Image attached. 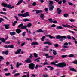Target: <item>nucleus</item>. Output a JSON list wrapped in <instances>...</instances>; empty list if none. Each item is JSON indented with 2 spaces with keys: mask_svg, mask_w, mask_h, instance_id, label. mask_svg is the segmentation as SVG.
Wrapping results in <instances>:
<instances>
[{
  "mask_svg": "<svg viewBox=\"0 0 77 77\" xmlns=\"http://www.w3.org/2000/svg\"><path fill=\"white\" fill-rule=\"evenodd\" d=\"M50 63L51 65H54V66H56L58 68H63L66 66V64L64 62L60 63L58 64H56L54 62H53L51 63Z\"/></svg>",
  "mask_w": 77,
  "mask_h": 77,
  "instance_id": "obj_1",
  "label": "nucleus"
},
{
  "mask_svg": "<svg viewBox=\"0 0 77 77\" xmlns=\"http://www.w3.org/2000/svg\"><path fill=\"white\" fill-rule=\"evenodd\" d=\"M66 37L65 36H60L59 35H58L56 36V38L57 39H59L60 41L63 42V39H66Z\"/></svg>",
  "mask_w": 77,
  "mask_h": 77,
  "instance_id": "obj_2",
  "label": "nucleus"
},
{
  "mask_svg": "<svg viewBox=\"0 0 77 77\" xmlns=\"http://www.w3.org/2000/svg\"><path fill=\"white\" fill-rule=\"evenodd\" d=\"M2 6H4V7L5 8L6 7V8H10V9H12L14 8V6L11 7V5L10 4L8 5L7 4L5 3H2Z\"/></svg>",
  "mask_w": 77,
  "mask_h": 77,
  "instance_id": "obj_3",
  "label": "nucleus"
},
{
  "mask_svg": "<svg viewBox=\"0 0 77 77\" xmlns=\"http://www.w3.org/2000/svg\"><path fill=\"white\" fill-rule=\"evenodd\" d=\"M18 16H21L23 17H29V12H26L24 14H18Z\"/></svg>",
  "mask_w": 77,
  "mask_h": 77,
  "instance_id": "obj_4",
  "label": "nucleus"
},
{
  "mask_svg": "<svg viewBox=\"0 0 77 77\" xmlns=\"http://www.w3.org/2000/svg\"><path fill=\"white\" fill-rule=\"evenodd\" d=\"M35 64L33 63H31L29 64L28 67L32 70H33V69H34V68H35Z\"/></svg>",
  "mask_w": 77,
  "mask_h": 77,
  "instance_id": "obj_5",
  "label": "nucleus"
},
{
  "mask_svg": "<svg viewBox=\"0 0 77 77\" xmlns=\"http://www.w3.org/2000/svg\"><path fill=\"white\" fill-rule=\"evenodd\" d=\"M44 54L45 56H46V57L47 59H49V58H51V60H52V59H53V56H48V54L45 53Z\"/></svg>",
  "mask_w": 77,
  "mask_h": 77,
  "instance_id": "obj_6",
  "label": "nucleus"
},
{
  "mask_svg": "<svg viewBox=\"0 0 77 77\" xmlns=\"http://www.w3.org/2000/svg\"><path fill=\"white\" fill-rule=\"evenodd\" d=\"M35 11H36V14H39V13H42V12H43V11L41 10H34L32 11V12H35Z\"/></svg>",
  "mask_w": 77,
  "mask_h": 77,
  "instance_id": "obj_7",
  "label": "nucleus"
},
{
  "mask_svg": "<svg viewBox=\"0 0 77 77\" xmlns=\"http://www.w3.org/2000/svg\"><path fill=\"white\" fill-rule=\"evenodd\" d=\"M62 26H63V27H67V28H74L73 27H72L70 25H69L68 24H66V25L63 24Z\"/></svg>",
  "mask_w": 77,
  "mask_h": 77,
  "instance_id": "obj_8",
  "label": "nucleus"
},
{
  "mask_svg": "<svg viewBox=\"0 0 77 77\" xmlns=\"http://www.w3.org/2000/svg\"><path fill=\"white\" fill-rule=\"evenodd\" d=\"M45 36L46 37H48V36H49V38H50V39H55V37L51 36L50 35H45Z\"/></svg>",
  "mask_w": 77,
  "mask_h": 77,
  "instance_id": "obj_9",
  "label": "nucleus"
},
{
  "mask_svg": "<svg viewBox=\"0 0 77 77\" xmlns=\"http://www.w3.org/2000/svg\"><path fill=\"white\" fill-rule=\"evenodd\" d=\"M44 44H48V45H51L52 44L50 43L49 41L45 42L43 43Z\"/></svg>",
  "mask_w": 77,
  "mask_h": 77,
  "instance_id": "obj_10",
  "label": "nucleus"
},
{
  "mask_svg": "<svg viewBox=\"0 0 77 77\" xmlns=\"http://www.w3.org/2000/svg\"><path fill=\"white\" fill-rule=\"evenodd\" d=\"M25 62H26V63H31L32 61L31 59L27 58V60H25Z\"/></svg>",
  "mask_w": 77,
  "mask_h": 77,
  "instance_id": "obj_11",
  "label": "nucleus"
},
{
  "mask_svg": "<svg viewBox=\"0 0 77 77\" xmlns=\"http://www.w3.org/2000/svg\"><path fill=\"white\" fill-rule=\"evenodd\" d=\"M57 11L58 14H60L61 12H62V10H60V9L59 8H58L57 9Z\"/></svg>",
  "mask_w": 77,
  "mask_h": 77,
  "instance_id": "obj_12",
  "label": "nucleus"
},
{
  "mask_svg": "<svg viewBox=\"0 0 77 77\" xmlns=\"http://www.w3.org/2000/svg\"><path fill=\"white\" fill-rule=\"evenodd\" d=\"M4 26H5V28L6 29H9V24H4Z\"/></svg>",
  "mask_w": 77,
  "mask_h": 77,
  "instance_id": "obj_13",
  "label": "nucleus"
},
{
  "mask_svg": "<svg viewBox=\"0 0 77 77\" xmlns=\"http://www.w3.org/2000/svg\"><path fill=\"white\" fill-rule=\"evenodd\" d=\"M16 32L17 33L20 34V33L21 32V30L20 29H17L16 31Z\"/></svg>",
  "mask_w": 77,
  "mask_h": 77,
  "instance_id": "obj_14",
  "label": "nucleus"
},
{
  "mask_svg": "<svg viewBox=\"0 0 77 77\" xmlns=\"http://www.w3.org/2000/svg\"><path fill=\"white\" fill-rule=\"evenodd\" d=\"M8 53H9V51L8 50H7L6 51H3L2 52V54H5L6 55H8Z\"/></svg>",
  "mask_w": 77,
  "mask_h": 77,
  "instance_id": "obj_15",
  "label": "nucleus"
},
{
  "mask_svg": "<svg viewBox=\"0 0 77 77\" xmlns=\"http://www.w3.org/2000/svg\"><path fill=\"white\" fill-rule=\"evenodd\" d=\"M54 7V5L51 6L49 8V11H52V10H53Z\"/></svg>",
  "mask_w": 77,
  "mask_h": 77,
  "instance_id": "obj_16",
  "label": "nucleus"
},
{
  "mask_svg": "<svg viewBox=\"0 0 77 77\" xmlns=\"http://www.w3.org/2000/svg\"><path fill=\"white\" fill-rule=\"evenodd\" d=\"M23 2V0H19L18 2V3L16 4V5H20L21 3H22Z\"/></svg>",
  "mask_w": 77,
  "mask_h": 77,
  "instance_id": "obj_17",
  "label": "nucleus"
},
{
  "mask_svg": "<svg viewBox=\"0 0 77 77\" xmlns=\"http://www.w3.org/2000/svg\"><path fill=\"white\" fill-rule=\"evenodd\" d=\"M37 33H43L44 31L42 30V29H40L37 31Z\"/></svg>",
  "mask_w": 77,
  "mask_h": 77,
  "instance_id": "obj_18",
  "label": "nucleus"
},
{
  "mask_svg": "<svg viewBox=\"0 0 77 77\" xmlns=\"http://www.w3.org/2000/svg\"><path fill=\"white\" fill-rule=\"evenodd\" d=\"M10 35L11 36H14L15 35V32H10Z\"/></svg>",
  "mask_w": 77,
  "mask_h": 77,
  "instance_id": "obj_19",
  "label": "nucleus"
},
{
  "mask_svg": "<svg viewBox=\"0 0 77 77\" xmlns=\"http://www.w3.org/2000/svg\"><path fill=\"white\" fill-rule=\"evenodd\" d=\"M49 6H53V2L52 1H49Z\"/></svg>",
  "mask_w": 77,
  "mask_h": 77,
  "instance_id": "obj_20",
  "label": "nucleus"
},
{
  "mask_svg": "<svg viewBox=\"0 0 77 77\" xmlns=\"http://www.w3.org/2000/svg\"><path fill=\"white\" fill-rule=\"evenodd\" d=\"M32 45H39V42H33L31 44Z\"/></svg>",
  "mask_w": 77,
  "mask_h": 77,
  "instance_id": "obj_21",
  "label": "nucleus"
},
{
  "mask_svg": "<svg viewBox=\"0 0 77 77\" xmlns=\"http://www.w3.org/2000/svg\"><path fill=\"white\" fill-rule=\"evenodd\" d=\"M8 48H14V45H8Z\"/></svg>",
  "mask_w": 77,
  "mask_h": 77,
  "instance_id": "obj_22",
  "label": "nucleus"
},
{
  "mask_svg": "<svg viewBox=\"0 0 77 77\" xmlns=\"http://www.w3.org/2000/svg\"><path fill=\"white\" fill-rule=\"evenodd\" d=\"M70 71H74V72H77V70L75 69L74 68H71L70 69Z\"/></svg>",
  "mask_w": 77,
  "mask_h": 77,
  "instance_id": "obj_23",
  "label": "nucleus"
},
{
  "mask_svg": "<svg viewBox=\"0 0 77 77\" xmlns=\"http://www.w3.org/2000/svg\"><path fill=\"white\" fill-rule=\"evenodd\" d=\"M23 21H24V22H26V21H30V20L27 18L23 19Z\"/></svg>",
  "mask_w": 77,
  "mask_h": 77,
  "instance_id": "obj_24",
  "label": "nucleus"
},
{
  "mask_svg": "<svg viewBox=\"0 0 77 77\" xmlns=\"http://www.w3.org/2000/svg\"><path fill=\"white\" fill-rule=\"evenodd\" d=\"M68 16H69V14H68L65 13L63 15V16L65 18H67V17H68Z\"/></svg>",
  "mask_w": 77,
  "mask_h": 77,
  "instance_id": "obj_25",
  "label": "nucleus"
},
{
  "mask_svg": "<svg viewBox=\"0 0 77 77\" xmlns=\"http://www.w3.org/2000/svg\"><path fill=\"white\" fill-rule=\"evenodd\" d=\"M44 14H42L40 15V17L41 19H44Z\"/></svg>",
  "mask_w": 77,
  "mask_h": 77,
  "instance_id": "obj_26",
  "label": "nucleus"
},
{
  "mask_svg": "<svg viewBox=\"0 0 77 77\" xmlns=\"http://www.w3.org/2000/svg\"><path fill=\"white\" fill-rule=\"evenodd\" d=\"M69 57H75L74 55L72 54H70L69 55Z\"/></svg>",
  "mask_w": 77,
  "mask_h": 77,
  "instance_id": "obj_27",
  "label": "nucleus"
},
{
  "mask_svg": "<svg viewBox=\"0 0 77 77\" xmlns=\"http://www.w3.org/2000/svg\"><path fill=\"white\" fill-rule=\"evenodd\" d=\"M53 54L54 56H56V54H57V52H56V51L54 50H53Z\"/></svg>",
  "mask_w": 77,
  "mask_h": 77,
  "instance_id": "obj_28",
  "label": "nucleus"
},
{
  "mask_svg": "<svg viewBox=\"0 0 77 77\" xmlns=\"http://www.w3.org/2000/svg\"><path fill=\"white\" fill-rule=\"evenodd\" d=\"M17 23H18V21H14V22L13 23V26H15V25H16V24H17Z\"/></svg>",
  "mask_w": 77,
  "mask_h": 77,
  "instance_id": "obj_29",
  "label": "nucleus"
},
{
  "mask_svg": "<svg viewBox=\"0 0 77 77\" xmlns=\"http://www.w3.org/2000/svg\"><path fill=\"white\" fill-rule=\"evenodd\" d=\"M56 29H63V28L61 26H58L57 27Z\"/></svg>",
  "mask_w": 77,
  "mask_h": 77,
  "instance_id": "obj_30",
  "label": "nucleus"
},
{
  "mask_svg": "<svg viewBox=\"0 0 77 77\" xmlns=\"http://www.w3.org/2000/svg\"><path fill=\"white\" fill-rule=\"evenodd\" d=\"M27 27L26 26H24V25H23V26L21 28V29H26V28Z\"/></svg>",
  "mask_w": 77,
  "mask_h": 77,
  "instance_id": "obj_31",
  "label": "nucleus"
},
{
  "mask_svg": "<svg viewBox=\"0 0 77 77\" xmlns=\"http://www.w3.org/2000/svg\"><path fill=\"white\" fill-rule=\"evenodd\" d=\"M1 41L2 42H3V43H5L6 41H5V38H1Z\"/></svg>",
  "mask_w": 77,
  "mask_h": 77,
  "instance_id": "obj_32",
  "label": "nucleus"
},
{
  "mask_svg": "<svg viewBox=\"0 0 77 77\" xmlns=\"http://www.w3.org/2000/svg\"><path fill=\"white\" fill-rule=\"evenodd\" d=\"M23 24L21 23L18 25V27L19 28H20V27H21H21H22L23 26Z\"/></svg>",
  "mask_w": 77,
  "mask_h": 77,
  "instance_id": "obj_33",
  "label": "nucleus"
},
{
  "mask_svg": "<svg viewBox=\"0 0 77 77\" xmlns=\"http://www.w3.org/2000/svg\"><path fill=\"white\" fill-rule=\"evenodd\" d=\"M32 26V23H29L28 24L27 26V27H30Z\"/></svg>",
  "mask_w": 77,
  "mask_h": 77,
  "instance_id": "obj_34",
  "label": "nucleus"
},
{
  "mask_svg": "<svg viewBox=\"0 0 77 77\" xmlns=\"http://www.w3.org/2000/svg\"><path fill=\"white\" fill-rule=\"evenodd\" d=\"M34 56L35 58H37L38 57V54L36 53H34Z\"/></svg>",
  "mask_w": 77,
  "mask_h": 77,
  "instance_id": "obj_35",
  "label": "nucleus"
},
{
  "mask_svg": "<svg viewBox=\"0 0 77 77\" xmlns=\"http://www.w3.org/2000/svg\"><path fill=\"white\" fill-rule=\"evenodd\" d=\"M18 75H20V73H16L14 75L15 77H17L18 76Z\"/></svg>",
  "mask_w": 77,
  "mask_h": 77,
  "instance_id": "obj_36",
  "label": "nucleus"
},
{
  "mask_svg": "<svg viewBox=\"0 0 77 77\" xmlns=\"http://www.w3.org/2000/svg\"><path fill=\"white\" fill-rule=\"evenodd\" d=\"M3 59H4L3 57L0 56V62H1V61H2V60H3Z\"/></svg>",
  "mask_w": 77,
  "mask_h": 77,
  "instance_id": "obj_37",
  "label": "nucleus"
},
{
  "mask_svg": "<svg viewBox=\"0 0 77 77\" xmlns=\"http://www.w3.org/2000/svg\"><path fill=\"white\" fill-rule=\"evenodd\" d=\"M56 25L54 24H53L51 26V27L54 28V27H56Z\"/></svg>",
  "mask_w": 77,
  "mask_h": 77,
  "instance_id": "obj_38",
  "label": "nucleus"
},
{
  "mask_svg": "<svg viewBox=\"0 0 77 77\" xmlns=\"http://www.w3.org/2000/svg\"><path fill=\"white\" fill-rule=\"evenodd\" d=\"M68 56L67 55H62L61 56V57H62V58H65V57H66V56Z\"/></svg>",
  "mask_w": 77,
  "mask_h": 77,
  "instance_id": "obj_39",
  "label": "nucleus"
},
{
  "mask_svg": "<svg viewBox=\"0 0 77 77\" xmlns=\"http://www.w3.org/2000/svg\"><path fill=\"white\" fill-rule=\"evenodd\" d=\"M0 14H4V15H6V13L5 12H3L2 11L0 12Z\"/></svg>",
  "mask_w": 77,
  "mask_h": 77,
  "instance_id": "obj_40",
  "label": "nucleus"
},
{
  "mask_svg": "<svg viewBox=\"0 0 77 77\" xmlns=\"http://www.w3.org/2000/svg\"><path fill=\"white\" fill-rule=\"evenodd\" d=\"M44 39H45V36H43L42 38H41V40L42 41H44Z\"/></svg>",
  "mask_w": 77,
  "mask_h": 77,
  "instance_id": "obj_41",
  "label": "nucleus"
},
{
  "mask_svg": "<svg viewBox=\"0 0 77 77\" xmlns=\"http://www.w3.org/2000/svg\"><path fill=\"white\" fill-rule=\"evenodd\" d=\"M20 54V52L21 51V49H19L17 51Z\"/></svg>",
  "mask_w": 77,
  "mask_h": 77,
  "instance_id": "obj_42",
  "label": "nucleus"
},
{
  "mask_svg": "<svg viewBox=\"0 0 77 77\" xmlns=\"http://www.w3.org/2000/svg\"><path fill=\"white\" fill-rule=\"evenodd\" d=\"M68 4H69V5L70 6H72V5H73V4L70 2H68Z\"/></svg>",
  "mask_w": 77,
  "mask_h": 77,
  "instance_id": "obj_43",
  "label": "nucleus"
},
{
  "mask_svg": "<svg viewBox=\"0 0 77 77\" xmlns=\"http://www.w3.org/2000/svg\"><path fill=\"white\" fill-rule=\"evenodd\" d=\"M67 38L68 39H71V37L70 35H68Z\"/></svg>",
  "mask_w": 77,
  "mask_h": 77,
  "instance_id": "obj_44",
  "label": "nucleus"
},
{
  "mask_svg": "<svg viewBox=\"0 0 77 77\" xmlns=\"http://www.w3.org/2000/svg\"><path fill=\"white\" fill-rule=\"evenodd\" d=\"M5 74L6 76H9V75H11V73H5Z\"/></svg>",
  "mask_w": 77,
  "mask_h": 77,
  "instance_id": "obj_45",
  "label": "nucleus"
},
{
  "mask_svg": "<svg viewBox=\"0 0 77 77\" xmlns=\"http://www.w3.org/2000/svg\"><path fill=\"white\" fill-rule=\"evenodd\" d=\"M26 32H23L22 34V36H25V35H26Z\"/></svg>",
  "mask_w": 77,
  "mask_h": 77,
  "instance_id": "obj_46",
  "label": "nucleus"
},
{
  "mask_svg": "<svg viewBox=\"0 0 77 77\" xmlns=\"http://www.w3.org/2000/svg\"><path fill=\"white\" fill-rule=\"evenodd\" d=\"M36 2H34L32 4V6H36Z\"/></svg>",
  "mask_w": 77,
  "mask_h": 77,
  "instance_id": "obj_47",
  "label": "nucleus"
},
{
  "mask_svg": "<svg viewBox=\"0 0 77 77\" xmlns=\"http://www.w3.org/2000/svg\"><path fill=\"white\" fill-rule=\"evenodd\" d=\"M54 45L55 47H59V45L57 44H55Z\"/></svg>",
  "mask_w": 77,
  "mask_h": 77,
  "instance_id": "obj_48",
  "label": "nucleus"
},
{
  "mask_svg": "<svg viewBox=\"0 0 77 77\" xmlns=\"http://www.w3.org/2000/svg\"><path fill=\"white\" fill-rule=\"evenodd\" d=\"M32 57H33V55H32V54H31L29 56V59H31Z\"/></svg>",
  "mask_w": 77,
  "mask_h": 77,
  "instance_id": "obj_49",
  "label": "nucleus"
},
{
  "mask_svg": "<svg viewBox=\"0 0 77 77\" xmlns=\"http://www.w3.org/2000/svg\"><path fill=\"white\" fill-rule=\"evenodd\" d=\"M12 39H13L14 40H15V39H17V38H16L15 37V36H13L12 37Z\"/></svg>",
  "mask_w": 77,
  "mask_h": 77,
  "instance_id": "obj_50",
  "label": "nucleus"
},
{
  "mask_svg": "<svg viewBox=\"0 0 77 77\" xmlns=\"http://www.w3.org/2000/svg\"><path fill=\"white\" fill-rule=\"evenodd\" d=\"M69 20L70 21H71V22H73L74 21V20L72 19H69Z\"/></svg>",
  "mask_w": 77,
  "mask_h": 77,
  "instance_id": "obj_51",
  "label": "nucleus"
},
{
  "mask_svg": "<svg viewBox=\"0 0 77 77\" xmlns=\"http://www.w3.org/2000/svg\"><path fill=\"white\" fill-rule=\"evenodd\" d=\"M69 32H71V33H72L73 34H74V33H75V32L73 31H71L70 30H69Z\"/></svg>",
  "mask_w": 77,
  "mask_h": 77,
  "instance_id": "obj_52",
  "label": "nucleus"
},
{
  "mask_svg": "<svg viewBox=\"0 0 77 77\" xmlns=\"http://www.w3.org/2000/svg\"><path fill=\"white\" fill-rule=\"evenodd\" d=\"M48 63L47 62H44V63H43V65H48Z\"/></svg>",
  "mask_w": 77,
  "mask_h": 77,
  "instance_id": "obj_53",
  "label": "nucleus"
},
{
  "mask_svg": "<svg viewBox=\"0 0 77 77\" xmlns=\"http://www.w3.org/2000/svg\"><path fill=\"white\" fill-rule=\"evenodd\" d=\"M14 17L16 19V20L17 21H19V19H18V17L15 16H14Z\"/></svg>",
  "mask_w": 77,
  "mask_h": 77,
  "instance_id": "obj_54",
  "label": "nucleus"
},
{
  "mask_svg": "<svg viewBox=\"0 0 77 77\" xmlns=\"http://www.w3.org/2000/svg\"><path fill=\"white\" fill-rule=\"evenodd\" d=\"M2 21H4V19L3 18H0V23Z\"/></svg>",
  "mask_w": 77,
  "mask_h": 77,
  "instance_id": "obj_55",
  "label": "nucleus"
},
{
  "mask_svg": "<svg viewBox=\"0 0 77 77\" xmlns=\"http://www.w3.org/2000/svg\"><path fill=\"white\" fill-rule=\"evenodd\" d=\"M16 67L17 68H18V67H19V63L17 62V64L16 65Z\"/></svg>",
  "mask_w": 77,
  "mask_h": 77,
  "instance_id": "obj_56",
  "label": "nucleus"
},
{
  "mask_svg": "<svg viewBox=\"0 0 77 77\" xmlns=\"http://www.w3.org/2000/svg\"><path fill=\"white\" fill-rule=\"evenodd\" d=\"M43 77H48L47 74H45V75H43Z\"/></svg>",
  "mask_w": 77,
  "mask_h": 77,
  "instance_id": "obj_57",
  "label": "nucleus"
},
{
  "mask_svg": "<svg viewBox=\"0 0 77 77\" xmlns=\"http://www.w3.org/2000/svg\"><path fill=\"white\" fill-rule=\"evenodd\" d=\"M68 45V43L67 42H66L64 44V45Z\"/></svg>",
  "mask_w": 77,
  "mask_h": 77,
  "instance_id": "obj_58",
  "label": "nucleus"
},
{
  "mask_svg": "<svg viewBox=\"0 0 77 77\" xmlns=\"http://www.w3.org/2000/svg\"><path fill=\"white\" fill-rule=\"evenodd\" d=\"M10 66L11 69H14V68L13 67V66H12V65L11 64L10 65Z\"/></svg>",
  "mask_w": 77,
  "mask_h": 77,
  "instance_id": "obj_59",
  "label": "nucleus"
},
{
  "mask_svg": "<svg viewBox=\"0 0 77 77\" xmlns=\"http://www.w3.org/2000/svg\"><path fill=\"white\" fill-rule=\"evenodd\" d=\"M56 75L58 76H59V75H60V72H59V71L58 72Z\"/></svg>",
  "mask_w": 77,
  "mask_h": 77,
  "instance_id": "obj_60",
  "label": "nucleus"
},
{
  "mask_svg": "<svg viewBox=\"0 0 77 77\" xmlns=\"http://www.w3.org/2000/svg\"><path fill=\"white\" fill-rule=\"evenodd\" d=\"M25 44H26L25 42H23V43H22V44L21 45V47H23V45H25Z\"/></svg>",
  "mask_w": 77,
  "mask_h": 77,
  "instance_id": "obj_61",
  "label": "nucleus"
},
{
  "mask_svg": "<svg viewBox=\"0 0 77 77\" xmlns=\"http://www.w3.org/2000/svg\"><path fill=\"white\" fill-rule=\"evenodd\" d=\"M73 63L74 64H77V60H76L75 61L73 62Z\"/></svg>",
  "mask_w": 77,
  "mask_h": 77,
  "instance_id": "obj_62",
  "label": "nucleus"
},
{
  "mask_svg": "<svg viewBox=\"0 0 77 77\" xmlns=\"http://www.w3.org/2000/svg\"><path fill=\"white\" fill-rule=\"evenodd\" d=\"M58 3L59 5H61L62 4V1H60L59 2H58Z\"/></svg>",
  "mask_w": 77,
  "mask_h": 77,
  "instance_id": "obj_63",
  "label": "nucleus"
},
{
  "mask_svg": "<svg viewBox=\"0 0 77 77\" xmlns=\"http://www.w3.org/2000/svg\"><path fill=\"white\" fill-rule=\"evenodd\" d=\"M4 70L5 71H8V69H7L6 68L4 69Z\"/></svg>",
  "mask_w": 77,
  "mask_h": 77,
  "instance_id": "obj_64",
  "label": "nucleus"
}]
</instances>
